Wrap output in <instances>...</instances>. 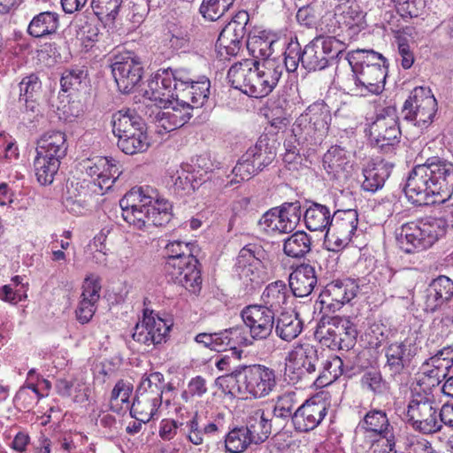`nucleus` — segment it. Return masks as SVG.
Returning a JSON list of instances; mask_svg holds the SVG:
<instances>
[{
    "label": "nucleus",
    "instance_id": "6e6d98bb",
    "mask_svg": "<svg viewBox=\"0 0 453 453\" xmlns=\"http://www.w3.org/2000/svg\"><path fill=\"white\" fill-rule=\"evenodd\" d=\"M284 253L294 258L303 257L311 250V239L303 231H297L284 242Z\"/></svg>",
    "mask_w": 453,
    "mask_h": 453
},
{
    "label": "nucleus",
    "instance_id": "c9c22d12",
    "mask_svg": "<svg viewBox=\"0 0 453 453\" xmlns=\"http://www.w3.org/2000/svg\"><path fill=\"white\" fill-rule=\"evenodd\" d=\"M276 335L285 342L296 339L303 331V321L297 313L281 312L276 319L274 326Z\"/></svg>",
    "mask_w": 453,
    "mask_h": 453
},
{
    "label": "nucleus",
    "instance_id": "f03ea898",
    "mask_svg": "<svg viewBox=\"0 0 453 453\" xmlns=\"http://www.w3.org/2000/svg\"><path fill=\"white\" fill-rule=\"evenodd\" d=\"M195 245L189 242L173 241L165 246L167 260L165 272L169 280L185 288L192 294H198L202 288L201 272L198 260L194 254Z\"/></svg>",
    "mask_w": 453,
    "mask_h": 453
},
{
    "label": "nucleus",
    "instance_id": "e433bc0d",
    "mask_svg": "<svg viewBox=\"0 0 453 453\" xmlns=\"http://www.w3.org/2000/svg\"><path fill=\"white\" fill-rule=\"evenodd\" d=\"M162 404V398L148 395L136 391V396L131 405L130 413L137 420L147 423L155 415Z\"/></svg>",
    "mask_w": 453,
    "mask_h": 453
},
{
    "label": "nucleus",
    "instance_id": "c85d7f7f",
    "mask_svg": "<svg viewBox=\"0 0 453 453\" xmlns=\"http://www.w3.org/2000/svg\"><path fill=\"white\" fill-rule=\"evenodd\" d=\"M318 283L316 271L313 266L302 264L289 275L288 287L296 297H306L314 290Z\"/></svg>",
    "mask_w": 453,
    "mask_h": 453
},
{
    "label": "nucleus",
    "instance_id": "4d7b16f0",
    "mask_svg": "<svg viewBox=\"0 0 453 453\" xmlns=\"http://www.w3.org/2000/svg\"><path fill=\"white\" fill-rule=\"evenodd\" d=\"M277 213L281 222L282 233L292 232L298 225L301 216V203L298 201L293 203H284L280 208H277Z\"/></svg>",
    "mask_w": 453,
    "mask_h": 453
},
{
    "label": "nucleus",
    "instance_id": "7c9ffc66",
    "mask_svg": "<svg viewBox=\"0 0 453 453\" xmlns=\"http://www.w3.org/2000/svg\"><path fill=\"white\" fill-rule=\"evenodd\" d=\"M260 265L261 262L255 257L250 249L243 248L240 250L236 266L240 279L246 285H250L253 288L263 281Z\"/></svg>",
    "mask_w": 453,
    "mask_h": 453
},
{
    "label": "nucleus",
    "instance_id": "72a5a7b5",
    "mask_svg": "<svg viewBox=\"0 0 453 453\" xmlns=\"http://www.w3.org/2000/svg\"><path fill=\"white\" fill-rule=\"evenodd\" d=\"M291 298L289 287L282 280H276L266 286L262 293L261 306L267 307L273 313L287 304Z\"/></svg>",
    "mask_w": 453,
    "mask_h": 453
},
{
    "label": "nucleus",
    "instance_id": "5fc2aeb1",
    "mask_svg": "<svg viewBox=\"0 0 453 453\" xmlns=\"http://www.w3.org/2000/svg\"><path fill=\"white\" fill-rule=\"evenodd\" d=\"M296 404V394L293 392L285 393L278 397L273 408L270 409L277 428H280L285 420L292 418Z\"/></svg>",
    "mask_w": 453,
    "mask_h": 453
},
{
    "label": "nucleus",
    "instance_id": "2f4dec72",
    "mask_svg": "<svg viewBox=\"0 0 453 453\" xmlns=\"http://www.w3.org/2000/svg\"><path fill=\"white\" fill-rule=\"evenodd\" d=\"M212 350L224 351L229 349L232 354H237L236 359L241 357V352L237 351V346L252 345L253 342L244 335L243 328L240 326L232 327L224 331L214 333Z\"/></svg>",
    "mask_w": 453,
    "mask_h": 453
},
{
    "label": "nucleus",
    "instance_id": "393cba45",
    "mask_svg": "<svg viewBox=\"0 0 453 453\" xmlns=\"http://www.w3.org/2000/svg\"><path fill=\"white\" fill-rule=\"evenodd\" d=\"M95 195L88 180H71L67 182L64 205L70 212L80 215L88 206L89 198Z\"/></svg>",
    "mask_w": 453,
    "mask_h": 453
},
{
    "label": "nucleus",
    "instance_id": "cd10ccee",
    "mask_svg": "<svg viewBox=\"0 0 453 453\" xmlns=\"http://www.w3.org/2000/svg\"><path fill=\"white\" fill-rule=\"evenodd\" d=\"M245 426L257 443H261L269 437L276 424L270 408H254L248 412Z\"/></svg>",
    "mask_w": 453,
    "mask_h": 453
},
{
    "label": "nucleus",
    "instance_id": "864d4df0",
    "mask_svg": "<svg viewBox=\"0 0 453 453\" xmlns=\"http://www.w3.org/2000/svg\"><path fill=\"white\" fill-rule=\"evenodd\" d=\"M156 199L149 194V188H134L120 199L119 206L122 211L134 208L146 209L153 206Z\"/></svg>",
    "mask_w": 453,
    "mask_h": 453
},
{
    "label": "nucleus",
    "instance_id": "0eeeda50",
    "mask_svg": "<svg viewBox=\"0 0 453 453\" xmlns=\"http://www.w3.org/2000/svg\"><path fill=\"white\" fill-rule=\"evenodd\" d=\"M343 50L344 43L334 36L315 38L303 50V67L309 72L323 70Z\"/></svg>",
    "mask_w": 453,
    "mask_h": 453
},
{
    "label": "nucleus",
    "instance_id": "0e129e2a",
    "mask_svg": "<svg viewBox=\"0 0 453 453\" xmlns=\"http://www.w3.org/2000/svg\"><path fill=\"white\" fill-rule=\"evenodd\" d=\"M362 388L372 392L374 395H383L388 387L382 378L380 372L371 370L365 372L361 378Z\"/></svg>",
    "mask_w": 453,
    "mask_h": 453
},
{
    "label": "nucleus",
    "instance_id": "4c0bfd02",
    "mask_svg": "<svg viewBox=\"0 0 453 453\" xmlns=\"http://www.w3.org/2000/svg\"><path fill=\"white\" fill-rule=\"evenodd\" d=\"M150 144L145 125L118 138V147L127 155L142 153L148 150Z\"/></svg>",
    "mask_w": 453,
    "mask_h": 453
},
{
    "label": "nucleus",
    "instance_id": "f8f14e48",
    "mask_svg": "<svg viewBox=\"0 0 453 453\" xmlns=\"http://www.w3.org/2000/svg\"><path fill=\"white\" fill-rule=\"evenodd\" d=\"M283 67L274 60H265L259 64L256 62L246 95L255 98L268 96L277 86Z\"/></svg>",
    "mask_w": 453,
    "mask_h": 453
},
{
    "label": "nucleus",
    "instance_id": "ddd939ff",
    "mask_svg": "<svg viewBox=\"0 0 453 453\" xmlns=\"http://www.w3.org/2000/svg\"><path fill=\"white\" fill-rule=\"evenodd\" d=\"M400 128L394 107L381 110L369 127V136L375 146L384 149L398 142Z\"/></svg>",
    "mask_w": 453,
    "mask_h": 453
},
{
    "label": "nucleus",
    "instance_id": "58836bf2",
    "mask_svg": "<svg viewBox=\"0 0 453 453\" xmlns=\"http://www.w3.org/2000/svg\"><path fill=\"white\" fill-rule=\"evenodd\" d=\"M112 132L119 138L127 133L135 131L136 128L145 125L142 119L132 110H120L111 118Z\"/></svg>",
    "mask_w": 453,
    "mask_h": 453
},
{
    "label": "nucleus",
    "instance_id": "f704fd0d",
    "mask_svg": "<svg viewBox=\"0 0 453 453\" xmlns=\"http://www.w3.org/2000/svg\"><path fill=\"white\" fill-rule=\"evenodd\" d=\"M209 93L210 81L206 77H202L186 88H179L176 96H179L181 102H188L193 109H196L203 105Z\"/></svg>",
    "mask_w": 453,
    "mask_h": 453
},
{
    "label": "nucleus",
    "instance_id": "412c9836",
    "mask_svg": "<svg viewBox=\"0 0 453 453\" xmlns=\"http://www.w3.org/2000/svg\"><path fill=\"white\" fill-rule=\"evenodd\" d=\"M285 361L286 370L296 371L298 376L314 372L319 362L317 349L306 342L294 345Z\"/></svg>",
    "mask_w": 453,
    "mask_h": 453
},
{
    "label": "nucleus",
    "instance_id": "f3484780",
    "mask_svg": "<svg viewBox=\"0 0 453 453\" xmlns=\"http://www.w3.org/2000/svg\"><path fill=\"white\" fill-rule=\"evenodd\" d=\"M241 317L250 330V340L267 339L274 326V313L258 304L248 305L242 309Z\"/></svg>",
    "mask_w": 453,
    "mask_h": 453
},
{
    "label": "nucleus",
    "instance_id": "b1692460",
    "mask_svg": "<svg viewBox=\"0 0 453 453\" xmlns=\"http://www.w3.org/2000/svg\"><path fill=\"white\" fill-rule=\"evenodd\" d=\"M286 40L278 37L275 34L265 30L250 35L247 40V48L255 58L271 60L269 58L277 50H283Z\"/></svg>",
    "mask_w": 453,
    "mask_h": 453
},
{
    "label": "nucleus",
    "instance_id": "69168bd1",
    "mask_svg": "<svg viewBox=\"0 0 453 453\" xmlns=\"http://www.w3.org/2000/svg\"><path fill=\"white\" fill-rule=\"evenodd\" d=\"M284 52V62L288 72H295L299 63L303 65V50L299 42L296 40H290L286 42Z\"/></svg>",
    "mask_w": 453,
    "mask_h": 453
},
{
    "label": "nucleus",
    "instance_id": "1a4fd4ad",
    "mask_svg": "<svg viewBox=\"0 0 453 453\" xmlns=\"http://www.w3.org/2000/svg\"><path fill=\"white\" fill-rule=\"evenodd\" d=\"M352 77L348 81L349 93L357 96L378 95L384 89L387 67L380 65H352Z\"/></svg>",
    "mask_w": 453,
    "mask_h": 453
},
{
    "label": "nucleus",
    "instance_id": "aec40b11",
    "mask_svg": "<svg viewBox=\"0 0 453 453\" xmlns=\"http://www.w3.org/2000/svg\"><path fill=\"white\" fill-rule=\"evenodd\" d=\"M363 19V12L356 0H346L335 6L334 13L325 14L321 19V25H325L328 33H335L342 26L351 27L359 25Z\"/></svg>",
    "mask_w": 453,
    "mask_h": 453
},
{
    "label": "nucleus",
    "instance_id": "f257e3e1",
    "mask_svg": "<svg viewBox=\"0 0 453 453\" xmlns=\"http://www.w3.org/2000/svg\"><path fill=\"white\" fill-rule=\"evenodd\" d=\"M404 193L415 205L444 201L453 193V164L440 159L416 165L409 174Z\"/></svg>",
    "mask_w": 453,
    "mask_h": 453
},
{
    "label": "nucleus",
    "instance_id": "6ab92c4d",
    "mask_svg": "<svg viewBox=\"0 0 453 453\" xmlns=\"http://www.w3.org/2000/svg\"><path fill=\"white\" fill-rule=\"evenodd\" d=\"M386 367L392 374H399L408 367L412 358L418 354V347L412 339L389 342L384 347Z\"/></svg>",
    "mask_w": 453,
    "mask_h": 453
},
{
    "label": "nucleus",
    "instance_id": "7ed1b4c3",
    "mask_svg": "<svg viewBox=\"0 0 453 453\" xmlns=\"http://www.w3.org/2000/svg\"><path fill=\"white\" fill-rule=\"evenodd\" d=\"M222 380L235 383L229 392L241 397L263 398L269 395L277 385L276 373L272 368L262 365H242L234 369Z\"/></svg>",
    "mask_w": 453,
    "mask_h": 453
},
{
    "label": "nucleus",
    "instance_id": "bf43d9fd",
    "mask_svg": "<svg viewBox=\"0 0 453 453\" xmlns=\"http://www.w3.org/2000/svg\"><path fill=\"white\" fill-rule=\"evenodd\" d=\"M358 446L369 453H396L395 434L381 438L363 435L362 442Z\"/></svg>",
    "mask_w": 453,
    "mask_h": 453
},
{
    "label": "nucleus",
    "instance_id": "c03bdc74",
    "mask_svg": "<svg viewBox=\"0 0 453 453\" xmlns=\"http://www.w3.org/2000/svg\"><path fill=\"white\" fill-rule=\"evenodd\" d=\"M358 224L357 211L353 209L338 210L331 217L329 228L341 235L346 234L352 238Z\"/></svg>",
    "mask_w": 453,
    "mask_h": 453
},
{
    "label": "nucleus",
    "instance_id": "3c124183",
    "mask_svg": "<svg viewBox=\"0 0 453 453\" xmlns=\"http://www.w3.org/2000/svg\"><path fill=\"white\" fill-rule=\"evenodd\" d=\"M447 372V366L441 365L438 359L430 357L420 367L419 382L428 388L438 386Z\"/></svg>",
    "mask_w": 453,
    "mask_h": 453
},
{
    "label": "nucleus",
    "instance_id": "de8ad7c7",
    "mask_svg": "<svg viewBox=\"0 0 453 453\" xmlns=\"http://www.w3.org/2000/svg\"><path fill=\"white\" fill-rule=\"evenodd\" d=\"M60 161L54 157L38 155L34 160V168L37 180L42 185H49L53 182L54 176L58 171Z\"/></svg>",
    "mask_w": 453,
    "mask_h": 453
},
{
    "label": "nucleus",
    "instance_id": "09e8293b",
    "mask_svg": "<svg viewBox=\"0 0 453 453\" xmlns=\"http://www.w3.org/2000/svg\"><path fill=\"white\" fill-rule=\"evenodd\" d=\"M232 26H226L217 40L216 47L219 58L226 59L236 56L242 48V38H237L232 32Z\"/></svg>",
    "mask_w": 453,
    "mask_h": 453
},
{
    "label": "nucleus",
    "instance_id": "49530a36",
    "mask_svg": "<svg viewBox=\"0 0 453 453\" xmlns=\"http://www.w3.org/2000/svg\"><path fill=\"white\" fill-rule=\"evenodd\" d=\"M121 4L122 0H92L91 7L104 27L113 28Z\"/></svg>",
    "mask_w": 453,
    "mask_h": 453
},
{
    "label": "nucleus",
    "instance_id": "dca6fc26",
    "mask_svg": "<svg viewBox=\"0 0 453 453\" xmlns=\"http://www.w3.org/2000/svg\"><path fill=\"white\" fill-rule=\"evenodd\" d=\"M170 325L163 319L145 311L143 318L134 329L133 339L148 347L161 344L166 341Z\"/></svg>",
    "mask_w": 453,
    "mask_h": 453
},
{
    "label": "nucleus",
    "instance_id": "ea45409f",
    "mask_svg": "<svg viewBox=\"0 0 453 453\" xmlns=\"http://www.w3.org/2000/svg\"><path fill=\"white\" fill-rule=\"evenodd\" d=\"M256 61L244 59L233 65L227 73V79L233 88L246 94Z\"/></svg>",
    "mask_w": 453,
    "mask_h": 453
},
{
    "label": "nucleus",
    "instance_id": "20e7f679",
    "mask_svg": "<svg viewBox=\"0 0 453 453\" xmlns=\"http://www.w3.org/2000/svg\"><path fill=\"white\" fill-rule=\"evenodd\" d=\"M446 221L441 218L403 224L396 230V240L405 253H414L431 247L445 234Z\"/></svg>",
    "mask_w": 453,
    "mask_h": 453
},
{
    "label": "nucleus",
    "instance_id": "4be33fe9",
    "mask_svg": "<svg viewBox=\"0 0 453 453\" xmlns=\"http://www.w3.org/2000/svg\"><path fill=\"white\" fill-rule=\"evenodd\" d=\"M171 69H160L149 81L143 92L145 100L154 103L157 107L167 104L175 96Z\"/></svg>",
    "mask_w": 453,
    "mask_h": 453
},
{
    "label": "nucleus",
    "instance_id": "a878e982",
    "mask_svg": "<svg viewBox=\"0 0 453 453\" xmlns=\"http://www.w3.org/2000/svg\"><path fill=\"white\" fill-rule=\"evenodd\" d=\"M82 288L81 301L76 310V317L81 323L85 324L92 319L96 310V303L100 298L101 285L97 279L87 277Z\"/></svg>",
    "mask_w": 453,
    "mask_h": 453
},
{
    "label": "nucleus",
    "instance_id": "37998d69",
    "mask_svg": "<svg viewBox=\"0 0 453 453\" xmlns=\"http://www.w3.org/2000/svg\"><path fill=\"white\" fill-rule=\"evenodd\" d=\"M362 188L365 191L375 192L381 188L389 176V169L385 163H370L363 170Z\"/></svg>",
    "mask_w": 453,
    "mask_h": 453
},
{
    "label": "nucleus",
    "instance_id": "c756f323",
    "mask_svg": "<svg viewBox=\"0 0 453 453\" xmlns=\"http://www.w3.org/2000/svg\"><path fill=\"white\" fill-rule=\"evenodd\" d=\"M453 296V281L441 275L433 280L426 291V310L434 311Z\"/></svg>",
    "mask_w": 453,
    "mask_h": 453
},
{
    "label": "nucleus",
    "instance_id": "338daca9",
    "mask_svg": "<svg viewBox=\"0 0 453 453\" xmlns=\"http://www.w3.org/2000/svg\"><path fill=\"white\" fill-rule=\"evenodd\" d=\"M86 77L87 72L83 69L71 68L65 70L60 80L62 90L67 92L79 89Z\"/></svg>",
    "mask_w": 453,
    "mask_h": 453
},
{
    "label": "nucleus",
    "instance_id": "4468645a",
    "mask_svg": "<svg viewBox=\"0 0 453 453\" xmlns=\"http://www.w3.org/2000/svg\"><path fill=\"white\" fill-rule=\"evenodd\" d=\"M111 73L119 91L130 93L142 80V65L135 56L126 53L115 57Z\"/></svg>",
    "mask_w": 453,
    "mask_h": 453
},
{
    "label": "nucleus",
    "instance_id": "79ce46f5",
    "mask_svg": "<svg viewBox=\"0 0 453 453\" xmlns=\"http://www.w3.org/2000/svg\"><path fill=\"white\" fill-rule=\"evenodd\" d=\"M251 444H258L245 426L231 429L225 436V449L229 453H242Z\"/></svg>",
    "mask_w": 453,
    "mask_h": 453
},
{
    "label": "nucleus",
    "instance_id": "bb28decb",
    "mask_svg": "<svg viewBox=\"0 0 453 453\" xmlns=\"http://www.w3.org/2000/svg\"><path fill=\"white\" fill-rule=\"evenodd\" d=\"M357 429L364 432L363 435H372L380 438L394 435V427L387 412L379 409H372L367 411L359 421Z\"/></svg>",
    "mask_w": 453,
    "mask_h": 453
},
{
    "label": "nucleus",
    "instance_id": "680f3d73",
    "mask_svg": "<svg viewBox=\"0 0 453 453\" xmlns=\"http://www.w3.org/2000/svg\"><path fill=\"white\" fill-rule=\"evenodd\" d=\"M165 388L164 375L158 372L145 374L137 388V392L147 394L148 395L162 398Z\"/></svg>",
    "mask_w": 453,
    "mask_h": 453
},
{
    "label": "nucleus",
    "instance_id": "39448f33",
    "mask_svg": "<svg viewBox=\"0 0 453 453\" xmlns=\"http://www.w3.org/2000/svg\"><path fill=\"white\" fill-rule=\"evenodd\" d=\"M332 120L329 106L322 101L309 105L295 121L296 136L311 143H317L327 134Z\"/></svg>",
    "mask_w": 453,
    "mask_h": 453
},
{
    "label": "nucleus",
    "instance_id": "423d86ee",
    "mask_svg": "<svg viewBox=\"0 0 453 453\" xmlns=\"http://www.w3.org/2000/svg\"><path fill=\"white\" fill-rule=\"evenodd\" d=\"M439 404L429 395H417L409 403L407 422L422 434H434L441 430Z\"/></svg>",
    "mask_w": 453,
    "mask_h": 453
},
{
    "label": "nucleus",
    "instance_id": "e2e57ef3",
    "mask_svg": "<svg viewBox=\"0 0 453 453\" xmlns=\"http://www.w3.org/2000/svg\"><path fill=\"white\" fill-rule=\"evenodd\" d=\"M234 0H203L200 6L202 15L210 20H217L233 5Z\"/></svg>",
    "mask_w": 453,
    "mask_h": 453
},
{
    "label": "nucleus",
    "instance_id": "473e14b6",
    "mask_svg": "<svg viewBox=\"0 0 453 453\" xmlns=\"http://www.w3.org/2000/svg\"><path fill=\"white\" fill-rule=\"evenodd\" d=\"M65 134L60 131H48L37 141L36 153L61 160L66 155Z\"/></svg>",
    "mask_w": 453,
    "mask_h": 453
},
{
    "label": "nucleus",
    "instance_id": "5701e85b",
    "mask_svg": "<svg viewBox=\"0 0 453 453\" xmlns=\"http://www.w3.org/2000/svg\"><path fill=\"white\" fill-rule=\"evenodd\" d=\"M326 415V407L324 402L307 400L296 410L292 422L296 430L308 432L316 428Z\"/></svg>",
    "mask_w": 453,
    "mask_h": 453
},
{
    "label": "nucleus",
    "instance_id": "052dcab7",
    "mask_svg": "<svg viewBox=\"0 0 453 453\" xmlns=\"http://www.w3.org/2000/svg\"><path fill=\"white\" fill-rule=\"evenodd\" d=\"M334 321H338V349L349 350L356 343L357 327L347 318L334 317Z\"/></svg>",
    "mask_w": 453,
    "mask_h": 453
},
{
    "label": "nucleus",
    "instance_id": "774afa93",
    "mask_svg": "<svg viewBox=\"0 0 453 453\" xmlns=\"http://www.w3.org/2000/svg\"><path fill=\"white\" fill-rule=\"evenodd\" d=\"M404 449L407 453H440L426 439L413 434L406 437Z\"/></svg>",
    "mask_w": 453,
    "mask_h": 453
},
{
    "label": "nucleus",
    "instance_id": "13d9d810",
    "mask_svg": "<svg viewBox=\"0 0 453 453\" xmlns=\"http://www.w3.org/2000/svg\"><path fill=\"white\" fill-rule=\"evenodd\" d=\"M252 154L250 150L241 157L234 167L232 173L234 175V179L231 180L230 184L239 183L245 180H250L251 176L261 171L260 163L254 162Z\"/></svg>",
    "mask_w": 453,
    "mask_h": 453
},
{
    "label": "nucleus",
    "instance_id": "9b49d317",
    "mask_svg": "<svg viewBox=\"0 0 453 453\" xmlns=\"http://www.w3.org/2000/svg\"><path fill=\"white\" fill-rule=\"evenodd\" d=\"M122 217L126 222L137 229H142L150 225L162 226L172 219V204L166 199L157 198L154 201L153 206L146 209L123 210Z\"/></svg>",
    "mask_w": 453,
    "mask_h": 453
},
{
    "label": "nucleus",
    "instance_id": "a19ab883",
    "mask_svg": "<svg viewBox=\"0 0 453 453\" xmlns=\"http://www.w3.org/2000/svg\"><path fill=\"white\" fill-rule=\"evenodd\" d=\"M58 25V15L56 12H42L32 19L27 32L34 37H43L56 33Z\"/></svg>",
    "mask_w": 453,
    "mask_h": 453
},
{
    "label": "nucleus",
    "instance_id": "603ef678",
    "mask_svg": "<svg viewBox=\"0 0 453 453\" xmlns=\"http://www.w3.org/2000/svg\"><path fill=\"white\" fill-rule=\"evenodd\" d=\"M323 165L329 173L334 175L348 172V169L351 167L346 151L339 146L331 147L326 151L323 157Z\"/></svg>",
    "mask_w": 453,
    "mask_h": 453
},
{
    "label": "nucleus",
    "instance_id": "2eb2a0df",
    "mask_svg": "<svg viewBox=\"0 0 453 453\" xmlns=\"http://www.w3.org/2000/svg\"><path fill=\"white\" fill-rule=\"evenodd\" d=\"M358 291V285L351 279L335 280L325 287L319 299L321 309L334 312L352 300Z\"/></svg>",
    "mask_w": 453,
    "mask_h": 453
},
{
    "label": "nucleus",
    "instance_id": "8fccbe9b",
    "mask_svg": "<svg viewBox=\"0 0 453 453\" xmlns=\"http://www.w3.org/2000/svg\"><path fill=\"white\" fill-rule=\"evenodd\" d=\"M338 321L333 318L322 319L316 326L314 337L322 344L332 349H338Z\"/></svg>",
    "mask_w": 453,
    "mask_h": 453
},
{
    "label": "nucleus",
    "instance_id": "a18cd8bd",
    "mask_svg": "<svg viewBox=\"0 0 453 453\" xmlns=\"http://www.w3.org/2000/svg\"><path fill=\"white\" fill-rule=\"evenodd\" d=\"M329 209L320 203H312L304 213V222L310 231H323L330 225Z\"/></svg>",
    "mask_w": 453,
    "mask_h": 453
},
{
    "label": "nucleus",
    "instance_id": "6e6552de",
    "mask_svg": "<svg viewBox=\"0 0 453 453\" xmlns=\"http://www.w3.org/2000/svg\"><path fill=\"white\" fill-rule=\"evenodd\" d=\"M437 111V102L431 90L424 87L415 88L403 106L404 119L424 127L432 122Z\"/></svg>",
    "mask_w": 453,
    "mask_h": 453
},
{
    "label": "nucleus",
    "instance_id": "9d476101",
    "mask_svg": "<svg viewBox=\"0 0 453 453\" xmlns=\"http://www.w3.org/2000/svg\"><path fill=\"white\" fill-rule=\"evenodd\" d=\"M81 165L88 176L95 178L88 182L96 196H102L108 191L121 174L119 165L113 159L104 157L87 158L82 161Z\"/></svg>",
    "mask_w": 453,
    "mask_h": 453
},
{
    "label": "nucleus",
    "instance_id": "a211bd4d",
    "mask_svg": "<svg viewBox=\"0 0 453 453\" xmlns=\"http://www.w3.org/2000/svg\"><path fill=\"white\" fill-rule=\"evenodd\" d=\"M158 108L161 110L156 115L157 127L165 132L181 127L190 119L194 110L188 102H181L176 96Z\"/></svg>",
    "mask_w": 453,
    "mask_h": 453
}]
</instances>
